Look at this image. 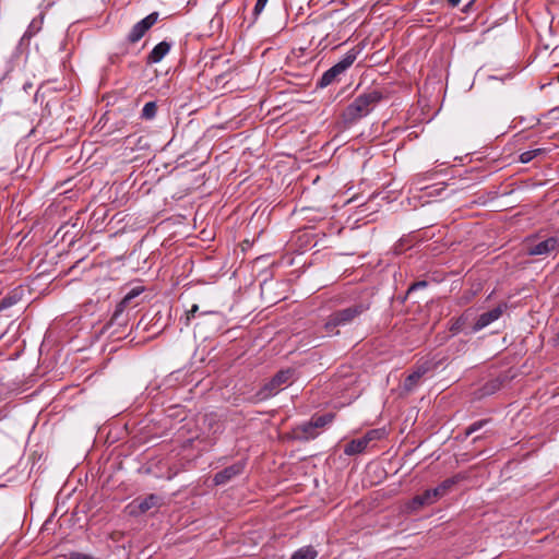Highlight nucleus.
Wrapping results in <instances>:
<instances>
[{"instance_id":"obj_5","label":"nucleus","mask_w":559,"mask_h":559,"mask_svg":"<svg viewBox=\"0 0 559 559\" xmlns=\"http://www.w3.org/2000/svg\"><path fill=\"white\" fill-rule=\"evenodd\" d=\"M193 319H198L197 326L201 324H205L209 321H214L218 323L222 321V313L217 310H203L200 311V307L198 305H192L189 310L180 318V323L183 326H190L191 321Z\"/></svg>"},{"instance_id":"obj_22","label":"nucleus","mask_w":559,"mask_h":559,"mask_svg":"<svg viewBox=\"0 0 559 559\" xmlns=\"http://www.w3.org/2000/svg\"><path fill=\"white\" fill-rule=\"evenodd\" d=\"M490 419H480L473 424H471L465 430L462 440L467 439L474 432L480 430L484 426H486Z\"/></svg>"},{"instance_id":"obj_34","label":"nucleus","mask_w":559,"mask_h":559,"mask_svg":"<svg viewBox=\"0 0 559 559\" xmlns=\"http://www.w3.org/2000/svg\"><path fill=\"white\" fill-rule=\"evenodd\" d=\"M474 0H472L464 9L463 12H467L468 8L472 5Z\"/></svg>"},{"instance_id":"obj_17","label":"nucleus","mask_w":559,"mask_h":559,"mask_svg":"<svg viewBox=\"0 0 559 559\" xmlns=\"http://www.w3.org/2000/svg\"><path fill=\"white\" fill-rule=\"evenodd\" d=\"M340 74H342V72L335 66H333L322 74L318 85L320 87H325L332 84Z\"/></svg>"},{"instance_id":"obj_3","label":"nucleus","mask_w":559,"mask_h":559,"mask_svg":"<svg viewBox=\"0 0 559 559\" xmlns=\"http://www.w3.org/2000/svg\"><path fill=\"white\" fill-rule=\"evenodd\" d=\"M457 483L456 477H451L443 480L436 488L427 489L421 495L415 496L411 503L409 508L412 510H417L424 506H431L437 502L440 498H442L447 492Z\"/></svg>"},{"instance_id":"obj_8","label":"nucleus","mask_w":559,"mask_h":559,"mask_svg":"<svg viewBox=\"0 0 559 559\" xmlns=\"http://www.w3.org/2000/svg\"><path fill=\"white\" fill-rule=\"evenodd\" d=\"M507 308V304H500L493 309L481 313L474 323L472 331L478 332L488 326L489 324H491L492 322L497 321L503 314Z\"/></svg>"},{"instance_id":"obj_24","label":"nucleus","mask_w":559,"mask_h":559,"mask_svg":"<svg viewBox=\"0 0 559 559\" xmlns=\"http://www.w3.org/2000/svg\"><path fill=\"white\" fill-rule=\"evenodd\" d=\"M419 382V377H417L414 372H411L404 380L403 389L406 392H412L418 386Z\"/></svg>"},{"instance_id":"obj_21","label":"nucleus","mask_w":559,"mask_h":559,"mask_svg":"<svg viewBox=\"0 0 559 559\" xmlns=\"http://www.w3.org/2000/svg\"><path fill=\"white\" fill-rule=\"evenodd\" d=\"M157 114V104L156 102H148L144 105L141 118L144 120H152L156 117Z\"/></svg>"},{"instance_id":"obj_19","label":"nucleus","mask_w":559,"mask_h":559,"mask_svg":"<svg viewBox=\"0 0 559 559\" xmlns=\"http://www.w3.org/2000/svg\"><path fill=\"white\" fill-rule=\"evenodd\" d=\"M318 551L312 546H304L297 549L290 559H316Z\"/></svg>"},{"instance_id":"obj_11","label":"nucleus","mask_w":559,"mask_h":559,"mask_svg":"<svg viewBox=\"0 0 559 559\" xmlns=\"http://www.w3.org/2000/svg\"><path fill=\"white\" fill-rule=\"evenodd\" d=\"M319 431L316 430L311 420L302 423L293 429V437L299 441H308L317 438Z\"/></svg>"},{"instance_id":"obj_35","label":"nucleus","mask_w":559,"mask_h":559,"mask_svg":"<svg viewBox=\"0 0 559 559\" xmlns=\"http://www.w3.org/2000/svg\"><path fill=\"white\" fill-rule=\"evenodd\" d=\"M479 439H480V437H475V438L473 439V442H476V441H477V440H479Z\"/></svg>"},{"instance_id":"obj_9","label":"nucleus","mask_w":559,"mask_h":559,"mask_svg":"<svg viewBox=\"0 0 559 559\" xmlns=\"http://www.w3.org/2000/svg\"><path fill=\"white\" fill-rule=\"evenodd\" d=\"M246 463L237 462L214 475L213 481L216 486L226 485L231 479L243 473Z\"/></svg>"},{"instance_id":"obj_26","label":"nucleus","mask_w":559,"mask_h":559,"mask_svg":"<svg viewBox=\"0 0 559 559\" xmlns=\"http://www.w3.org/2000/svg\"><path fill=\"white\" fill-rule=\"evenodd\" d=\"M430 369L431 364L429 361H425L420 365H417L412 372H414L417 377H419V379H421Z\"/></svg>"},{"instance_id":"obj_27","label":"nucleus","mask_w":559,"mask_h":559,"mask_svg":"<svg viewBox=\"0 0 559 559\" xmlns=\"http://www.w3.org/2000/svg\"><path fill=\"white\" fill-rule=\"evenodd\" d=\"M430 369L431 364L429 361H425L420 365H417L412 372H414L417 377H419V379H421Z\"/></svg>"},{"instance_id":"obj_31","label":"nucleus","mask_w":559,"mask_h":559,"mask_svg":"<svg viewBox=\"0 0 559 559\" xmlns=\"http://www.w3.org/2000/svg\"><path fill=\"white\" fill-rule=\"evenodd\" d=\"M426 286H427V282H425V281L416 282V283H414V284H412L409 286L408 293H412V292H414L416 289H419V288H424Z\"/></svg>"},{"instance_id":"obj_4","label":"nucleus","mask_w":559,"mask_h":559,"mask_svg":"<svg viewBox=\"0 0 559 559\" xmlns=\"http://www.w3.org/2000/svg\"><path fill=\"white\" fill-rule=\"evenodd\" d=\"M295 379V370L292 368L282 369L274 374L258 392L261 400L276 395L284 388L290 385Z\"/></svg>"},{"instance_id":"obj_7","label":"nucleus","mask_w":559,"mask_h":559,"mask_svg":"<svg viewBox=\"0 0 559 559\" xmlns=\"http://www.w3.org/2000/svg\"><path fill=\"white\" fill-rule=\"evenodd\" d=\"M162 503V498L155 493H151V495H147L145 498L143 499H135L133 500L129 506V510H130V514L131 515H140V514H143L145 512H147L148 510L153 509V508H156L158 506H160Z\"/></svg>"},{"instance_id":"obj_20","label":"nucleus","mask_w":559,"mask_h":559,"mask_svg":"<svg viewBox=\"0 0 559 559\" xmlns=\"http://www.w3.org/2000/svg\"><path fill=\"white\" fill-rule=\"evenodd\" d=\"M472 314H473L472 309H467L466 311H464L459 318H456L454 320V322L452 323V325L450 328V331L453 334H457L462 330V328L465 325V323L469 320Z\"/></svg>"},{"instance_id":"obj_33","label":"nucleus","mask_w":559,"mask_h":559,"mask_svg":"<svg viewBox=\"0 0 559 559\" xmlns=\"http://www.w3.org/2000/svg\"><path fill=\"white\" fill-rule=\"evenodd\" d=\"M451 8H455L460 4L461 0H447Z\"/></svg>"},{"instance_id":"obj_12","label":"nucleus","mask_w":559,"mask_h":559,"mask_svg":"<svg viewBox=\"0 0 559 559\" xmlns=\"http://www.w3.org/2000/svg\"><path fill=\"white\" fill-rule=\"evenodd\" d=\"M171 45L168 41H160L147 56L148 63H158L169 52Z\"/></svg>"},{"instance_id":"obj_15","label":"nucleus","mask_w":559,"mask_h":559,"mask_svg":"<svg viewBox=\"0 0 559 559\" xmlns=\"http://www.w3.org/2000/svg\"><path fill=\"white\" fill-rule=\"evenodd\" d=\"M367 447H368V444L366 443V440H364L362 437L357 438V439L349 441L345 445L344 453L346 455H356V454L364 452Z\"/></svg>"},{"instance_id":"obj_2","label":"nucleus","mask_w":559,"mask_h":559,"mask_svg":"<svg viewBox=\"0 0 559 559\" xmlns=\"http://www.w3.org/2000/svg\"><path fill=\"white\" fill-rule=\"evenodd\" d=\"M368 309L369 304L358 302L347 308L336 310L329 316L324 324V330L331 335H337L340 333L338 328L352 324L356 318Z\"/></svg>"},{"instance_id":"obj_14","label":"nucleus","mask_w":559,"mask_h":559,"mask_svg":"<svg viewBox=\"0 0 559 559\" xmlns=\"http://www.w3.org/2000/svg\"><path fill=\"white\" fill-rule=\"evenodd\" d=\"M360 52V49L357 48V47H354L352 48L350 50H348L345 56L338 61L336 62L334 66L342 72L344 73L349 67H352V64L355 62V60L357 59V56L359 55Z\"/></svg>"},{"instance_id":"obj_37","label":"nucleus","mask_w":559,"mask_h":559,"mask_svg":"<svg viewBox=\"0 0 559 559\" xmlns=\"http://www.w3.org/2000/svg\"><path fill=\"white\" fill-rule=\"evenodd\" d=\"M558 82H559V74H558Z\"/></svg>"},{"instance_id":"obj_30","label":"nucleus","mask_w":559,"mask_h":559,"mask_svg":"<svg viewBox=\"0 0 559 559\" xmlns=\"http://www.w3.org/2000/svg\"><path fill=\"white\" fill-rule=\"evenodd\" d=\"M69 559H99L92 555L83 554V552H71Z\"/></svg>"},{"instance_id":"obj_1","label":"nucleus","mask_w":559,"mask_h":559,"mask_svg":"<svg viewBox=\"0 0 559 559\" xmlns=\"http://www.w3.org/2000/svg\"><path fill=\"white\" fill-rule=\"evenodd\" d=\"M383 98L384 95L379 90H371L357 96L343 110V122L347 126L356 123L361 118L368 116Z\"/></svg>"},{"instance_id":"obj_28","label":"nucleus","mask_w":559,"mask_h":559,"mask_svg":"<svg viewBox=\"0 0 559 559\" xmlns=\"http://www.w3.org/2000/svg\"><path fill=\"white\" fill-rule=\"evenodd\" d=\"M364 440H366V443L369 444L373 440H378L381 438V431L379 429H371L367 431L362 436Z\"/></svg>"},{"instance_id":"obj_6","label":"nucleus","mask_w":559,"mask_h":559,"mask_svg":"<svg viewBox=\"0 0 559 559\" xmlns=\"http://www.w3.org/2000/svg\"><path fill=\"white\" fill-rule=\"evenodd\" d=\"M158 20V13L153 12L139 21L136 24L133 25L131 28L128 40L132 44L138 43L145 33L157 22Z\"/></svg>"},{"instance_id":"obj_16","label":"nucleus","mask_w":559,"mask_h":559,"mask_svg":"<svg viewBox=\"0 0 559 559\" xmlns=\"http://www.w3.org/2000/svg\"><path fill=\"white\" fill-rule=\"evenodd\" d=\"M22 290L14 289L0 300V311L16 305L22 298Z\"/></svg>"},{"instance_id":"obj_25","label":"nucleus","mask_w":559,"mask_h":559,"mask_svg":"<svg viewBox=\"0 0 559 559\" xmlns=\"http://www.w3.org/2000/svg\"><path fill=\"white\" fill-rule=\"evenodd\" d=\"M333 418H334V415L324 414V415H321L318 417H312L311 423L313 424L316 430H318L319 428H322V427L326 426L328 424L332 423Z\"/></svg>"},{"instance_id":"obj_18","label":"nucleus","mask_w":559,"mask_h":559,"mask_svg":"<svg viewBox=\"0 0 559 559\" xmlns=\"http://www.w3.org/2000/svg\"><path fill=\"white\" fill-rule=\"evenodd\" d=\"M138 295H139V292L134 290V289L132 292H130L128 295H126V297L118 304V306L111 317L110 324H112L115 321L118 320L119 316L122 313L123 309L130 304L131 299Z\"/></svg>"},{"instance_id":"obj_10","label":"nucleus","mask_w":559,"mask_h":559,"mask_svg":"<svg viewBox=\"0 0 559 559\" xmlns=\"http://www.w3.org/2000/svg\"><path fill=\"white\" fill-rule=\"evenodd\" d=\"M559 246V241L555 237L545 239L534 246L528 247L527 252L531 255H546L555 251Z\"/></svg>"},{"instance_id":"obj_36","label":"nucleus","mask_w":559,"mask_h":559,"mask_svg":"<svg viewBox=\"0 0 559 559\" xmlns=\"http://www.w3.org/2000/svg\"><path fill=\"white\" fill-rule=\"evenodd\" d=\"M557 342L559 343V333L557 334Z\"/></svg>"},{"instance_id":"obj_23","label":"nucleus","mask_w":559,"mask_h":559,"mask_svg":"<svg viewBox=\"0 0 559 559\" xmlns=\"http://www.w3.org/2000/svg\"><path fill=\"white\" fill-rule=\"evenodd\" d=\"M545 152L544 148H534V150H528V151H525L523 153L520 154L519 156V160L522 163V164H527L530 163L531 160H533L535 157L539 156L540 154H543Z\"/></svg>"},{"instance_id":"obj_13","label":"nucleus","mask_w":559,"mask_h":559,"mask_svg":"<svg viewBox=\"0 0 559 559\" xmlns=\"http://www.w3.org/2000/svg\"><path fill=\"white\" fill-rule=\"evenodd\" d=\"M44 23V14H39L37 17H34L31 23L28 24L25 33L23 34L21 38V44H23L25 40H29L32 37H34L43 27Z\"/></svg>"},{"instance_id":"obj_32","label":"nucleus","mask_w":559,"mask_h":559,"mask_svg":"<svg viewBox=\"0 0 559 559\" xmlns=\"http://www.w3.org/2000/svg\"><path fill=\"white\" fill-rule=\"evenodd\" d=\"M429 189V192H428V195H432V194H439L441 191L445 190L444 187H441V188H428Z\"/></svg>"},{"instance_id":"obj_29","label":"nucleus","mask_w":559,"mask_h":559,"mask_svg":"<svg viewBox=\"0 0 559 559\" xmlns=\"http://www.w3.org/2000/svg\"><path fill=\"white\" fill-rule=\"evenodd\" d=\"M267 1L269 0H257V3H255L254 9H253L254 20H257L258 16L262 13V11L264 10Z\"/></svg>"}]
</instances>
